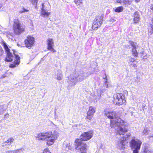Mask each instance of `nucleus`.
I'll use <instances>...</instances> for the list:
<instances>
[{"label":"nucleus","instance_id":"nucleus-1","mask_svg":"<svg viewBox=\"0 0 153 153\" xmlns=\"http://www.w3.org/2000/svg\"><path fill=\"white\" fill-rule=\"evenodd\" d=\"M105 115L110 119L111 126L117 130V133L119 135H123L128 131L127 127L125 125L124 122L118 117L115 111L107 112Z\"/></svg>","mask_w":153,"mask_h":153},{"label":"nucleus","instance_id":"nucleus-2","mask_svg":"<svg viewBox=\"0 0 153 153\" xmlns=\"http://www.w3.org/2000/svg\"><path fill=\"white\" fill-rule=\"evenodd\" d=\"M93 135V132L91 131L83 133L80 136V139H76L75 141L76 150L81 153H85L86 151L87 145L82 143V141L89 140L91 138Z\"/></svg>","mask_w":153,"mask_h":153},{"label":"nucleus","instance_id":"nucleus-3","mask_svg":"<svg viewBox=\"0 0 153 153\" xmlns=\"http://www.w3.org/2000/svg\"><path fill=\"white\" fill-rule=\"evenodd\" d=\"M59 136V133L55 131L53 132L49 131L39 133L36 136V137L39 140H46L47 141V144L50 146L53 144Z\"/></svg>","mask_w":153,"mask_h":153},{"label":"nucleus","instance_id":"nucleus-4","mask_svg":"<svg viewBox=\"0 0 153 153\" xmlns=\"http://www.w3.org/2000/svg\"><path fill=\"white\" fill-rule=\"evenodd\" d=\"M87 74L82 71L76 70L74 74H71L68 81L69 85L71 86L75 85L78 82H81L85 79L88 76Z\"/></svg>","mask_w":153,"mask_h":153},{"label":"nucleus","instance_id":"nucleus-5","mask_svg":"<svg viewBox=\"0 0 153 153\" xmlns=\"http://www.w3.org/2000/svg\"><path fill=\"white\" fill-rule=\"evenodd\" d=\"M13 28L14 33L17 35H19L25 30V26L18 19H14Z\"/></svg>","mask_w":153,"mask_h":153},{"label":"nucleus","instance_id":"nucleus-6","mask_svg":"<svg viewBox=\"0 0 153 153\" xmlns=\"http://www.w3.org/2000/svg\"><path fill=\"white\" fill-rule=\"evenodd\" d=\"M141 141L137 139H132L130 142V146L133 153H139L142 144Z\"/></svg>","mask_w":153,"mask_h":153},{"label":"nucleus","instance_id":"nucleus-7","mask_svg":"<svg viewBox=\"0 0 153 153\" xmlns=\"http://www.w3.org/2000/svg\"><path fill=\"white\" fill-rule=\"evenodd\" d=\"M113 98V102L114 104L121 105L126 102L125 96L122 93H117L114 94Z\"/></svg>","mask_w":153,"mask_h":153},{"label":"nucleus","instance_id":"nucleus-8","mask_svg":"<svg viewBox=\"0 0 153 153\" xmlns=\"http://www.w3.org/2000/svg\"><path fill=\"white\" fill-rule=\"evenodd\" d=\"M2 44L5 49L6 53H7L5 61L7 62H10L12 61L13 60V56L12 53L10 52V50L9 49L7 45L4 41L2 42Z\"/></svg>","mask_w":153,"mask_h":153},{"label":"nucleus","instance_id":"nucleus-9","mask_svg":"<svg viewBox=\"0 0 153 153\" xmlns=\"http://www.w3.org/2000/svg\"><path fill=\"white\" fill-rule=\"evenodd\" d=\"M130 135V134L128 133L126 134V135L124 136L123 140H119L118 141L116 145L118 149L120 150L126 148V141L125 139Z\"/></svg>","mask_w":153,"mask_h":153},{"label":"nucleus","instance_id":"nucleus-10","mask_svg":"<svg viewBox=\"0 0 153 153\" xmlns=\"http://www.w3.org/2000/svg\"><path fill=\"white\" fill-rule=\"evenodd\" d=\"M103 21V16H97L94 20L92 25L93 28L97 29L101 26Z\"/></svg>","mask_w":153,"mask_h":153},{"label":"nucleus","instance_id":"nucleus-11","mask_svg":"<svg viewBox=\"0 0 153 153\" xmlns=\"http://www.w3.org/2000/svg\"><path fill=\"white\" fill-rule=\"evenodd\" d=\"M34 42V39L33 37L28 36L25 41L26 47L29 49L30 48L33 46Z\"/></svg>","mask_w":153,"mask_h":153},{"label":"nucleus","instance_id":"nucleus-12","mask_svg":"<svg viewBox=\"0 0 153 153\" xmlns=\"http://www.w3.org/2000/svg\"><path fill=\"white\" fill-rule=\"evenodd\" d=\"M95 112V108L91 106L89 108V109L87 112V119L91 120L93 117L94 114Z\"/></svg>","mask_w":153,"mask_h":153},{"label":"nucleus","instance_id":"nucleus-13","mask_svg":"<svg viewBox=\"0 0 153 153\" xmlns=\"http://www.w3.org/2000/svg\"><path fill=\"white\" fill-rule=\"evenodd\" d=\"M42 7L41 12V16L44 18L48 17L50 14V13L48 12V10L45 7V3L42 4Z\"/></svg>","mask_w":153,"mask_h":153},{"label":"nucleus","instance_id":"nucleus-14","mask_svg":"<svg viewBox=\"0 0 153 153\" xmlns=\"http://www.w3.org/2000/svg\"><path fill=\"white\" fill-rule=\"evenodd\" d=\"M47 48L53 53L56 52V51L55 50L53 47L54 46V42L52 39H48L47 40Z\"/></svg>","mask_w":153,"mask_h":153},{"label":"nucleus","instance_id":"nucleus-15","mask_svg":"<svg viewBox=\"0 0 153 153\" xmlns=\"http://www.w3.org/2000/svg\"><path fill=\"white\" fill-rule=\"evenodd\" d=\"M142 152V153H153V151L150 148L149 145L146 143L143 144Z\"/></svg>","mask_w":153,"mask_h":153},{"label":"nucleus","instance_id":"nucleus-16","mask_svg":"<svg viewBox=\"0 0 153 153\" xmlns=\"http://www.w3.org/2000/svg\"><path fill=\"white\" fill-rule=\"evenodd\" d=\"M129 43L132 47V52L133 56H137L138 55V53L136 50V43L131 41H130Z\"/></svg>","mask_w":153,"mask_h":153},{"label":"nucleus","instance_id":"nucleus-17","mask_svg":"<svg viewBox=\"0 0 153 153\" xmlns=\"http://www.w3.org/2000/svg\"><path fill=\"white\" fill-rule=\"evenodd\" d=\"M15 60L14 63L11 64L10 65V67L11 68H14L16 66V65H18L19 64L20 62V57L18 55L15 54Z\"/></svg>","mask_w":153,"mask_h":153},{"label":"nucleus","instance_id":"nucleus-18","mask_svg":"<svg viewBox=\"0 0 153 153\" xmlns=\"http://www.w3.org/2000/svg\"><path fill=\"white\" fill-rule=\"evenodd\" d=\"M140 15L139 13L137 11L135 12L134 15V19L133 21L134 22V23H137L140 20Z\"/></svg>","mask_w":153,"mask_h":153},{"label":"nucleus","instance_id":"nucleus-19","mask_svg":"<svg viewBox=\"0 0 153 153\" xmlns=\"http://www.w3.org/2000/svg\"><path fill=\"white\" fill-rule=\"evenodd\" d=\"M14 140V139L12 137L8 138L6 141L4 142L3 143V144L2 146H4L7 145H10L13 142Z\"/></svg>","mask_w":153,"mask_h":153},{"label":"nucleus","instance_id":"nucleus-20","mask_svg":"<svg viewBox=\"0 0 153 153\" xmlns=\"http://www.w3.org/2000/svg\"><path fill=\"white\" fill-rule=\"evenodd\" d=\"M57 76L56 78L59 80H61L62 79L63 77L62 72L60 70H58L57 71V72L56 74Z\"/></svg>","mask_w":153,"mask_h":153},{"label":"nucleus","instance_id":"nucleus-21","mask_svg":"<svg viewBox=\"0 0 153 153\" xmlns=\"http://www.w3.org/2000/svg\"><path fill=\"white\" fill-rule=\"evenodd\" d=\"M148 31L151 34L153 33V16L151 20V23L148 26Z\"/></svg>","mask_w":153,"mask_h":153},{"label":"nucleus","instance_id":"nucleus-22","mask_svg":"<svg viewBox=\"0 0 153 153\" xmlns=\"http://www.w3.org/2000/svg\"><path fill=\"white\" fill-rule=\"evenodd\" d=\"M105 91V89L102 90L98 89L97 90V97H96V99L97 100H99L101 97V94L103 93Z\"/></svg>","mask_w":153,"mask_h":153},{"label":"nucleus","instance_id":"nucleus-23","mask_svg":"<svg viewBox=\"0 0 153 153\" xmlns=\"http://www.w3.org/2000/svg\"><path fill=\"white\" fill-rule=\"evenodd\" d=\"M123 10V7L122 6H120L114 8L113 10L116 12L120 13L122 12Z\"/></svg>","mask_w":153,"mask_h":153},{"label":"nucleus","instance_id":"nucleus-24","mask_svg":"<svg viewBox=\"0 0 153 153\" xmlns=\"http://www.w3.org/2000/svg\"><path fill=\"white\" fill-rule=\"evenodd\" d=\"M133 1V0H123V2L124 4L130 5Z\"/></svg>","mask_w":153,"mask_h":153},{"label":"nucleus","instance_id":"nucleus-25","mask_svg":"<svg viewBox=\"0 0 153 153\" xmlns=\"http://www.w3.org/2000/svg\"><path fill=\"white\" fill-rule=\"evenodd\" d=\"M150 132V131L149 130H147V129H144L143 130V135H148Z\"/></svg>","mask_w":153,"mask_h":153},{"label":"nucleus","instance_id":"nucleus-26","mask_svg":"<svg viewBox=\"0 0 153 153\" xmlns=\"http://www.w3.org/2000/svg\"><path fill=\"white\" fill-rule=\"evenodd\" d=\"M30 2L33 5H36L38 0H29Z\"/></svg>","mask_w":153,"mask_h":153},{"label":"nucleus","instance_id":"nucleus-27","mask_svg":"<svg viewBox=\"0 0 153 153\" xmlns=\"http://www.w3.org/2000/svg\"><path fill=\"white\" fill-rule=\"evenodd\" d=\"M74 2L76 4L78 5L82 3L81 0H75V1H74Z\"/></svg>","mask_w":153,"mask_h":153},{"label":"nucleus","instance_id":"nucleus-28","mask_svg":"<svg viewBox=\"0 0 153 153\" xmlns=\"http://www.w3.org/2000/svg\"><path fill=\"white\" fill-rule=\"evenodd\" d=\"M28 11V10L25 9L24 8H23L22 10H20L19 11V13H24V12H27Z\"/></svg>","mask_w":153,"mask_h":153},{"label":"nucleus","instance_id":"nucleus-29","mask_svg":"<svg viewBox=\"0 0 153 153\" xmlns=\"http://www.w3.org/2000/svg\"><path fill=\"white\" fill-rule=\"evenodd\" d=\"M107 79H106V80L105 81V83L103 85V87H104V88H108V85L107 84Z\"/></svg>","mask_w":153,"mask_h":153},{"label":"nucleus","instance_id":"nucleus-30","mask_svg":"<svg viewBox=\"0 0 153 153\" xmlns=\"http://www.w3.org/2000/svg\"><path fill=\"white\" fill-rule=\"evenodd\" d=\"M24 150L23 149H17L15 151H17L16 153H21L22 152H23V151Z\"/></svg>","mask_w":153,"mask_h":153},{"label":"nucleus","instance_id":"nucleus-31","mask_svg":"<svg viewBox=\"0 0 153 153\" xmlns=\"http://www.w3.org/2000/svg\"><path fill=\"white\" fill-rule=\"evenodd\" d=\"M43 153H51L49 151L48 148H46L45 149Z\"/></svg>","mask_w":153,"mask_h":153},{"label":"nucleus","instance_id":"nucleus-32","mask_svg":"<svg viewBox=\"0 0 153 153\" xmlns=\"http://www.w3.org/2000/svg\"><path fill=\"white\" fill-rule=\"evenodd\" d=\"M66 148H68V149H71V147L70 144V143L67 144L66 145Z\"/></svg>","mask_w":153,"mask_h":153},{"label":"nucleus","instance_id":"nucleus-33","mask_svg":"<svg viewBox=\"0 0 153 153\" xmlns=\"http://www.w3.org/2000/svg\"><path fill=\"white\" fill-rule=\"evenodd\" d=\"M17 151H10L6 152V153H16Z\"/></svg>","mask_w":153,"mask_h":153},{"label":"nucleus","instance_id":"nucleus-34","mask_svg":"<svg viewBox=\"0 0 153 153\" xmlns=\"http://www.w3.org/2000/svg\"><path fill=\"white\" fill-rule=\"evenodd\" d=\"M4 53V51L2 50V48L1 47V48H0V56L2 55Z\"/></svg>","mask_w":153,"mask_h":153},{"label":"nucleus","instance_id":"nucleus-35","mask_svg":"<svg viewBox=\"0 0 153 153\" xmlns=\"http://www.w3.org/2000/svg\"><path fill=\"white\" fill-rule=\"evenodd\" d=\"M6 77V76L5 74H4L0 75V79L5 78Z\"/></svg>","mask_w":153,"mask_h":153},{"label":"nucleus","instance_id":"nucleus-36","mask_svg":"<svg viewBox=\"0 0 153 153\" xmlns=\"http://www.w3.org/2000/svg\"><path fill=\"white\" fill-rule=\"evenodd\" d=\"M2 107L3 106H0V114H1L3 111V110L1 109V108H2Z\"/></svg>","mask_w":153,"mask_h":153},{"label":"nucleus","instance_id":"nucleus-37","mask_svg":"<svg viewBox=\"0 0 153 153\" xmlns=\"http://www.w3.org/2000/svg\"><path fill=\"white\" fill-rule=\"evenodd\" d=\"M135 61V59H133V58H131L130 60H129V61L130 62H134V61Z\"/></svg>","mask_w":153,"mask_h":153},{"label":"nucleus","instance_id":"nucleus-38","mask_svg":"<svg viewBox=\"0 0 153 153\" xmlns=\"http://www.w3.org/2000/svg\"><path fill=\"white\" fill-rule=\"evenodd\" d=\"M117 2L118 3L121 4V3H122V0H118L117 1Z\"/></svg>","mask_w":153,"mask_h":153},{"label":"nucleus","instance_id":"nucleus-39","mask_svg":"<svg viewBox=\"0 0 153 153\" xmlns=\"http://www.w3.org/2000/svg\"><path fill=\"white\" fill-rule=\"evenodd\" d=\"M149 137L150 138V140H153V136H149Z\"/></svg>","mask_w":153,"mask_h":153},{"label":"nucleus","instance_id":"nucleus-40","mask_svg":"<svg viewBox=\"0 0 153 153\" xmlns=\"http://www.w3.org/2000/svg\"><path fill=\"white\" fill-rule=\"evenodd\" d=\"M133 66L135 68H136L137 67V66L135 64H133Z\"/></svg>","mask_w":153,"mask_h":153},{"label":"nucleus","instance_id":"nucleus-41","mask_svg":"<svg viewBox=\"0 0 153 153\" xmlns=\"http://www.w3.org/2000/svg\"><path fill=\"white\" fill-rule=\"evenodd\" d=\"M110 21H111V22H114V20L113 19H112V18H111L110 19Z\"/></svg>","mask_w":153,"mask_h":153},{"label":"nucleus","instance_id":"nucleus-42","mask_svg":"<svg viewBox=\"0 0 153 153\" xmlns=\"http://www.w3.org/2000/svg\"><path fill=\"white\" fill-rule=\"evenodd\" d=\"M140 0H135V1L136 2H138Z\"/></svg>","mask_w":153,"mask_h":153},{"label":"nucleus","instance_id":"nucleus-43","mask_svg":"<svg viewBox=\"0 0 153 153\" xmlns=\"http://www.w3.org/2000/svg\"><path fill=\"white\" fill-rule=\"evenodd\" d=\"M8 74H11L13 75V73L12 72H10L9 73H8Z\"/></svg>","mask_w":153,"mask_h":153},{"label":"nucleus","instance_id":"nucleus-44","mask_svg":"<svg viewBox=\"0 0 153 153\" xmlns=\"http://www.w3.org/2000/svg\"><path fill=\"white\" fill-rule=\"evenodd\" d=\"M151 9L153 10V6L152 7V8H151Z\"/></svg>","mask_w":153,"mask_h":153},{"label":"nucleus","instance_id":"nucleus-45","mask_svg":"<svg viewBox=\"0 0 153 153\" xmlns=\"http://www.w3.org/2000/svg\"><path fill=\"white\" fill-rule=\"evenodd\" d=\"M18 46H20V45H19V44H18Z\"/></svg>","mask_w":153,"mask_h":153},{"label":"nucleus","instance_id":"nucleus-46","mask_svg":"<svg viewBox=\"0 0 153 153\" xmlns=\"http://www.w3.org/2000/svg\"><path fill=\"white\" fill-rule=\"evenodd\" d=\"M1 6H0V8H1Z\"/></svg>","mask_w":153,"mask_h":153},{"label":"nucleus","instance_id":"nucleus-47","mask_svg":"<svg viewBox=\"0 0 153 153\" xmlns=\"http://www.w3.org/2000/svg\"><path fill=\"white\" fill-rule=\"evenodd\" d=\"M1 47L0 46V48H1Z\"/></svg>","mask_w":153,"mask_h":153},{"label":"nucleus","instance_id":"nucleus-48","mask_svg":"<svg viewBox=\"0 0 153 153\" xmlns=\"http://www.w3.org/2000/svg\"><path fill=\"white\" fill-rule=\"evenodd\" d=\"M74 1H75V0H74Z\"/></svg>","mask_w":153,"mask_h":153}]
</instances>
